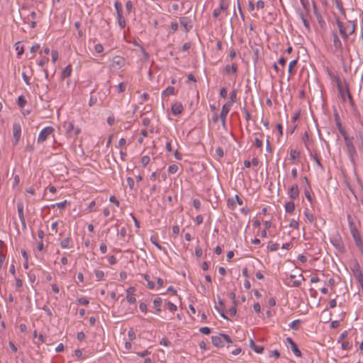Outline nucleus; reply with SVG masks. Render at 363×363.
I'll list each match as a JSON object with an SVG mask.
<instances>
[{
  "label": "nucleus",
  "mask_w": 363,
  "mask_h": 363,
  "mask_svg": "<svg viewBox=\"0 0 363 363\" xmlns=\"http://www.w3.org/2000/svg\"><path fill=\"white\" fill-rule=\"evenodd\" d=\"M49 61V59L48 57H43L39 62H38V65L40 66V67H43Z\"/></svg>",
  "instance_id": "e2e57ef3"
},
{
  "label": "nucleus",
  "mask_w": 363,
  "mask_h": 363,
  "mask_svg": "<svg viewBox=\"0 0 363 363\" xmlns=\"http://www.w3.org/2000/svg\"><path fill=\"white\" fill-rule=\"evenodd\" d=\"M311 185L308 184V186H306L304 189V194H305V196L307 199V200L311 203L312 197H311Z\"/></svg>",
  "instance_id": "7c9ffc66"
},
{
  "label": "nucleus",
  "mask_w": 363,
  "mask_h": 363,
  "mask_svg": "<svg viewBox=\"0 0 363 363\" xmlns=\"http://www.w3.org/2000/svg\"><path fill=\"white\" fill-rule=\"evenodd\" d=\"M95 276L97 279V281H100L103 279L104 276V273L103 271H101V270H96L95 271Z\"/></svg>",
  "instance_id": "49530a36"
},
{
  "label": "nucleus",
  "mask_w": 363,
  "mask_h": 363,
  "mask_svg": "<svg viewBox=\"0 0 363 363\" xmlns=\"http://www.w3.org/2000/svg\"><path fill=\"white\" fill-rule=\"evenodd\" d=\"M225 71L227 73L232 72L233 74H236L238 72V65L236 63H233L232 65H227L225 67Z\"/></svg>",
  "instance_id": "b1692460"
},
{
  "label": "nucleus",
  "mask_w": 363,
  "mask_h": 363,
  "mask_svg": "<svg viewBox=\"0 0 363 363\" xmlns=\"http://www.w3.org/2000/svg\"><path fill=\"white\" fill-rule=\"evenodd\" d=\"M66 131L69 137L76 138L80 133V129L79 128H74L73 123L69 122L66 125Z\"/></svg>",
  "instance_id": "9b49d317"
},
{
  "label": "nucleus",
  "mask_w": 363,
  "mask_h": 363,
  "mask_svg": "<svg viewBox=\"0 0 363 363\" xmlns=\"http://www.w3.org/2000/svg\"><path fill=\"white\" fill-rule=\"evenodd\" d=\"M250 347L252 350L258 354H262L264 351V347L257 345L252 339L250 340Z\"/></svg>",
  "instance_id": "aec40b11"
},
{
  "label": "nucleus",
  "mask_w": 363,
  "mask_h": 363,
  "mask_svg": "<svg viewBox=\"0 0 363 363\" xmlns=\"http://www.w3.org/2000/svg\"><path fill=\"white\" fill-rule=\"evenodd\" d=\"M174 91H175V89L174 87L173 86H168L167 87L162 93V95L163 96H169L170 94H174Z\"/></svg>",
  "instance_id": "c756f323"
},
{
  "label": "nucleus",
  "mask_w": 363,
  "mask_h": 363,
  "mask_svg": "<svg viewBox=\"0 0 363 363\" xmlns=\"http://www.w3.org/2000/svg\"><path fill=\"white\" fill-rule=\"evenodd\" d=\"M71 238L70 236H68L66 238H65L64 240H62L61 242H60V246L62 248H68L69 247V244L71 242Z\"/></svg>",
  "instance_id": "c85d7f7f"
},
{
  "label": "nucleus",
  "mask_w": 363,
  "mask_h": 363,
  "mask_svg": "<svg viewBox=\"0 0 363 363\" xmlns=\"http://www.w3.org/2000/svg\"><path fill=\"white\" fill-rule=\"evenodd\" d=\"M23 203L22 201H18L17 202V210H18V215L20 220H23L25 218L24 214H23Z\"/></svg>",
  "instance_id": "412c9836"
},
{
  "label": "nucleus",
  "mask_w": 363,
  "mask_h": 363,
  "mask_svg": "<svg viewBox=\"0 0 363 363\" xmlns=\"http://www.w3.org/2000/svg\"><path fill=\"white\" fill-rule=\"evenodd\" d=\"M40 44L35 43L31 46L30 52L34 54V53L37 52L40 50Z\"/></svg>",
  "instance_id": "3c124183"
},
{
  "label": "nucleus",
  "mask_w": 363,
  "mask_h": 363,
  "mask_svg": "<svg viewBox=\"0 0 363 363\" xmlns=\"http://www.w3.org/2000/svg\"><path fill=\"white\" fill-rule=\"evenodd\" d=\"M166 308L169 310L171 312H174L177 310V307L175 304H174L173 303L170 302V301H168L167 303H166Z\"/></svg>",
  "instance_id": "4c0bfd02"
},
{
  "label": "nucleus",
  "mask_w": 363,
  "mask_h": 363,
  "mask_svg": "<svg viewBox=\"0 0 363 363\" xmlns=\"http://www.w3.org/2000/svg\"><path fill=\"white\" fill-rule=\"evenodd\" d=\"M199 332L204 335H208L211 333V329L208 327H201L199 328Z\"/></svg>",
  "instance_id": "864d4df0"
},
{
  "label": "nucleus",
  "mask_w": 363,
  "mask_h": 363,
  "mask_svg": "<svg viewBox=\"0 0 363 363\" xmlns=\"http://www.w3.org/2000/svg\"><path fill=\"white\" fill-rule=\"evenodd\" d=\"M336 24L339 28L340 34L342 36L344 42H347L349 39V35L351 34H349L346 32L344 27V23L340 21L339 19H336Z\"/></svg>",
  "instance_id": "4468645a"
},
{
  "label": "nucleus",
  "mask_w": 363,
  "mask_h": 363,
  "mask_svg": "<svg viewBox=\"0 0 363 363\" xmlns=\"http://www.w3.org/2000/svg\"><path fill=\"white\" fill-rule=\"evenodd\" d=\"M279 247V245L278 243H272L269 248L271 251H277Z\"/></svg>",
  "instance_id": "774afa93"
},
{
  "label": "nucleus",
  "mask_w": 363,
  "mask_h": 363,
  "mask_svg": "<svg viewBox=\"0 0 363 363\" xmlns=\"http://www.w3.org/2000/svg\"><path fill=\"white\" fill-rule=\"evenodd\" d=\"M160 345H164L165 347H169L171 345L170 341H169L167 338L164 337L161 340Z\"/></svg>",
  "instance_id": "052dcab7"
},
{
  "label": "nucleus",
  "mask_w": 363,
  "mask_h": 363,
  "mask_svg": "<svg viewBox=\"0 0 363 363\" xmlns=\"http://www.w3.org/2000/svg\"><path fill=\"white\" fill-rule=\"evenodd\" d=\"M212 344L218 348L223 347L225 343L233 344V340L227 334L219 333L217 335L211 336ZM230 345H228V347Z\"/></svg>",
  "instance_id": "f03ea898"
},
{
  "label": "nucleus",
  "mask_w": 363,
  "mask_h": 363,
  "mask_svg": "<svg viewBox=\"0 0 363 363\" xmlns=\"http://www.w3.org/2000/svg\"><path fill=\"white\" fill-rule=\"evenodd\" d=\"M230 104H225L221 109V112L220 113V120L222 123V126L223 128H226V118L230 110Z\"/></svg>",
  "instance_id": "0eeeda50"
},
{
  "label": "nucleus",
  "mask_w": 363,
  "mask_h": 363,
  "mask_svg": "<svg viewBox=\"0 0 363 363\" xmlns=\"http://www.w3.org/2000/svg\"><path fill=\"white\" fill-rule=\"evenodd\" d=\"M74 354L77 357V359H84L82 351L79 349H77L74 351Z\"/></svg>",
  "instance_id": "13d9d810"
},
{
  "label": "nucleus",
  "mask_w": 363,
  "mask_h": 363,
  "mask_svg": "<svg viewBox=\"0 0 363 363\" xmlns=\"http://www.w3.org/2000/svg\"><path fill=\"white\" fill-rule=\"evenodd\" d=\"M300 17H301V19L304 26L306 27V28L308 30H310V23H309L308 20L304 16V14L303 12L300 13Z\"/></svg>",
  "instance_id": "473e14b6"
},
{
  "label": "nucleus",
  "mask_w": 363,
  "mask_h": 363,
  "mask_svg": "<svg viewBox=\"0 0 363 363\" xmlns=\"http://www.w3.org/2000/svg\"><path fill=\"white\" fill-rule=\"evenodd\" d=\"M127 183H128V185L130 189H131V190L134 189L135 183H134V180L133 178L128 177Z\"/></svg>",
  "instance_id": "5fc2aeb1"
},
{
  "label": "nucleus",
  "mask_w": 363,
  "mask_h": 363,
  "mask_svg": "<svg viewBox=\"0 0 363 363\" xmlns=\"http://www.w3.org/2000/svg\"><path fill=\"white\" fill-rule=\"evenodd\" d=\"M332 35L333 38V42L334 47L335 48L337 51L342 52L343 50V46L337 33L335 31H333Z\"/></svg>",
  "instance_id": "2eb2a0df"
},
{
  "label": "nucleus",
  "mask_w": 363,
  "mask_h": 363,
  "mask_svg": "<svg viewBox=\"0 0 363 363\" xmlns=\"http://www.w3.org/2000/svg\"><path fill=\"white\" fill-rule=\"evenodd\" d=\"M114 7L116 11L117 20L121 29L125 27V19L123 16V6L119 1H116Z\"/></svg>",
  "instance_id": "20e7f679"
},
{
  "label": "nucleus",
  "mask_w": 363,
  "mask_h": 363,
  "mask_svg": "<svg viewBox=\"0 0 363 363\" xmlns=\"http://www.w3.org/2000/svg\"><path fill=\"white\" fill-rule=\"evenodd\" d=\"M298 226H299V223L297 220H296L295 219H292L289 223V227L290 228H294V229H298Z\"/></svg>",
  "instance_id": "09e8293b"
},
{
  "label": "nucleus",
  "mask_w": 363,
  "mask_h": 363,
  "mask_svg": "<svg viewBox=\"0 0 363 363\" xmlns=\"http://www.w3.org/2000/svg\"><path fill=\"white\" fill-rule=\"evenodd\" d=\"M245 113L246 121H249L251 119V116L245 106L242 108Z\"/></svg>",
  "instance_id": "6e6d98bb"
},
{
  "label": "nucleus",
  "mask_w": 363,
  "mask_h": 363,
  "mask_svg": "<svg viewBox=\"0 0 363 363\" xmlns=\"http://www.w3.org/2000/svg\"><path fill=\"white\" fill-rule=\"evenodd\" d=\"M301 322L300 320L297 319V320H293L290 324H289V327L290 328L293 329V330H298L299 328L298 326L297 325L298 323H299Z\"/></svg>",
  "instance_id": "ea45409f"
},
{
  "label": "nucleus",
  "mask_w": 363,
  "mask_h": 363,
  "mask_svg": "<svg viewBox=\"0 0 363 363\" xmlns=\"http://www.w3.org/2000/svg\"><path fill=\"white\" fill-rule=\"evenodd\" d=\"M54 131V128L52 126H47L44 128L39 133L38 137V143H42L45 142L48 137L52 134Z\"/></svg>",
  "instance_id": "423d86ee"
},
{
  "label": "nucleus",
  "mask_w": 363,
  "mask_h": 363,
  "mask_svg": "<svg viewBox=\"0 0 363 363\" xmlns=\"http://www.w3.org/2000/svg\"><path fill=\"white\" fill-rule=\"evenodd\" d=\"M216 155L218 156V158H221L223 157L224 155V152H223V150L221 147H218L216 149Z\"/></svg>",
  "instance_id": "a18cd8bd"
},
{
  "label": "nucleus",
  "mask_w": 363,
  "mask_h": 363,
  "mask_svg": "<svg viewBox=\"0 0 363 363\" xmlns=\"http://www.w3.org/2000/svg\"><path fill=\"white\" fill-rule=\"evenodd\" d=\"M13 135L15 139V141L13 143L14 145H16L21 138V127L19 123H15L13 125Z\"/></svg>",
  "instance_id": "ddd939ff"
},
{
  "label": "nucleus",
  "mask_w": 363,
  "mask_h": 363,
  "mask_svg": "<svg viewBox=\"0 0 363 363\" xmlns=\"http://www.w3.org/2000/svg\"><path fill=\"white\" fill-rule=\"evenodd\" d=\"M162 303V299L160 297H157L153 301V304L155 308L156 313H159L161 311L160 306Z\"/></svg>",
  "instance_id": "5701e85b"
},
{
  "label": "nucleus",
  "mask_w": 363,
  "mask_h": 363,
  "mask_svg": "<svg viewBox=\"0 0 363 363\" xmlns=\"http://www.w3.org/2000/svg\"><path fill=\"white\" fill-rule=\"evenodd\" d=\"M345 30L349 34H353L356 30V23L354 21H349L347 24L344 23Z\"/></svg>",
  "instance_id": "a211bd4d"
},
{
  "label": "nucleus",
  "mask_w": 363,
  "mask_h": 363,
  "mask_svg": "<svg viewBox=\"0 0 363 363\" xmlns=\"http://www.w3.org/2000/svg\"><path fill=\"white\" fill-rule=\"evenodd\" d=\"M151 242L160 250L165 251L164 248L162 247V245L159 243L158 239L157 237L152 235L150 237Z\"/></svg>",
  "instance_id": "393cba45"
},
{
  "label": "nucleus",
  "mask_w": 363,
  "mask_h": 363,
  "mask_svg": "<svg viewBox=\"0 0 363 363\" xmlns=\"http://www.w3.org/2000/svg\"><path fill=\"white\" fill-rule=\"evenodd\" d=\"M299 156H300V152L299 151H298L296 150H294V149H291L290 150V159L291 160H296Z\"/></svg>",
  "instance_id": "f704fd0d"
},
{
  "label": "nucleus",
  "mask_w": 363,
  "mask_h": 363,
  "mask_svg": "<svg viewBox=\"0 0 363 363\" xmlns=\"http://www.w3.org/2000/svg\"><path fill=\"white\" fill-rule=\"evenodd\" d=\"M303 143L305 144V146L308 150L309 149L308 145H309V143H310V138H309V135H308V133L307 131H306L304 133V135H303Z\"/></svg>",
  "instance_id": "58836bf2"
},
{
  "label": "nucleus",
  "mask_w": 363,
  "mask_h": 363,
  "mask_svg": "<svg viewBox=\"0 0 363 363\" xmlns=\"http://www.w3.org/2000/svg\"><path fill=\"white\" fill-rule=\"evenodd\" d=\"M297 62L298 60H291L289 64V67H288V72L291 74L292 73V69H293V67L294 66L296 65L297 64Z\"/></svg>",
  "instance_id": "a19ab883"
},
{
  "label": "nucleus",
  "mask_w": 363,
  "mask_h": 363,
  "mask_svg": "<svg viewBox=\"0 0 363 363\" xmlns=\"http://www.w3.org/2000/svg\"><path fill=\"white\" fill-rule=\"evenodd\" d=\"M254 145L257 147V148H262V141L260 138H255V142H254Z\"/></svg>",
  "instance_id": "de8ad7c7"
},
{
  "label": "nucleus",
  "mask_w": 363,
  "mask_h": 363,
  "mask_svg": "<svg viewBox=\"0 0 363 363\" xmlns=\"http://www.w3.org/2000/svg\"><path fill=\"white\" fill-rule=\"evenodd\" d=\"M304 216L306 217L308 220L311 223L313 222L315 220V216L311 213L308 209H306L304 211Z\"/></svg>",
  "instance_id": "c9c22d12"
},
{
  "label": "nucleus",
  "mask_w": 363,
  "mask_h": 363,
  "mask_svg": "<svg viewBox=\"0 0 363 363\" xmlns=\"http://www.w3.org/2000/svg\"><path fill=\"white\" fill-rule=\"evenodd\" d=\"M178 171V166L177 164H171L168 167V172L170 174H175Z\"/></svg>",
  "instance_id": "37998d69"
},
{
  "label": "nucleus",
  "mask_w": 363,
  "mask_h": 363,
  "mask_svg": "<svg viewBox=\"0 0 363 363\" xmlns=\"http://www.w3.org/2000/svg\"><path fill=\"white\" fill-rule=\"evenodd\" d=\"M52 61L53 63H55L58 60V52L57 50H52L51 52Z\"/></svg>",
  "instance_id": "8fccbe9b"
},
{
  "label": "nucleus",
  "mask_w": 363,
  "mask_h": 363,
  "mask_svg": "<svg viewBox=\"0 0 363 363\" xmlns=\"http://www.w3.org/2000/svg\"><path fill=\"white\" fill-rule=\"evenodd\" d=\"M72 65H68L67 67H65V68L62 72V74H61L62 78L65 79V78L69 77L72 74Z\"/></svg>",
  "instance_id": "4be33fe9"
},
{
  "label": "nucleus",
  "mask_w": 363,
  "mask_h": 363,
  "mask_svg": "<svg viewBox=\"0 0 363 363\" xmlns=\"http://www.w3.org/2000/svg\"><path fill=\"white\" fill-rule=\"evenodd\" d=\"M184 108L181 102H176L172 106V111L174 115L181 114Z\"/></svg>",
  "instance_id": "6ab92c4d"
},
{
  "label": "nucleus",
  "mask_w": 363,
  "mask_h": 363,
  "mask_svg": "<svg viewBox=\"0 0 363 363\" xmlns=\"http://www.w3.org/2000/svg\"><path fill=\"white\" fill-rule=\"evenodd\" d=\"M67 203V201L65 200V201H64L62 202H60V203H56L52 204L51 207L52 208H54L55 207L57 206V207H58L60 209H64L66 207Z\"/></svg>",
  "instance_id": "e433bc0d"
},
{
  "label": "nucleus",
  "mask_w": 363,
  "mask_h": 363,
  "mask_svg": "<svg viewBox=\"0 0 363 363\" xmlns=\"http://www.w3.org/2000/svg\"><path fill=\"white\" fill-rule=\"evenodd\" d=\"M229 313L230 314V315L232 316H235L237 313V310H236V305H234L233 306H231L230 308H229Z\"/></svg>",
  "instance_id": "680f3d73"
},
{
  "label": "nucleus",
  "mask_w": 363,
  "mask_h": 363,
  "mask_svg": "<svg viewBox=\"0 0 363 363\" xmlns=\"http://www.w3.org/2000/svg\"><path fill=\"white\" fill-rule=\"evenodd\" d=\"M27 104V101L23 96L18 97L17 104L20 108H23Z\"/></svg>",
  "instance_id": "72a5a7b5"
},
{
  "label": "nucleus",
  "mask_w": 363,
  "mask_h": 363,
  "mask_svg": "<svg viewBox=\"0 0 363 363\" xmlns=\"http://www.w3.org/2000/svg\"><path fill=\"white\" fill-rule=\"evenodd\" d=\"M328 74H329L330 79L333 82H335L339 94H340L341 99H342V101H345L344 86H343L344 84H342V82H341V80L338 76L335 75L334 74H333L330 72H328Z\"/></svg>",
  "instance_id": "39448f33"
},
{
  "label": "nucleus",
  "mask_w": 363,
  "mask_h": 363,
  "mask_svg": "<svg viewBox=\"0 0 363 363\" xmlns=\"http://www.w3.org/2000/svg\"><path fill=\"white\" fill-rule=\"evenodd\" d=\"M287 194L291 199L294 200L298 199L299 196L298 186L296 184L292 185L291 187L288 189Z\"/></svg>",
  "instance_id": "f3484780"
},
{
  "label": "nucleus",
  "mask_w": 363,
  "mask_h": 363,
  "mask_svg": "<svg viewBox=\"0 0 363 363\" xmlns=\"http://www.w3.org/2000/svg\"><path fill=\"white\" fill-rule=\"evenodd\" d=\"M353 275L357 279L358 282H363V273L360 269L359 263L355 261L351 267Z\"/></svg>",
  "instance_id": "6e6552de"
},
{
  "label": "nucleus",
  "mask_w": 363,
  "mask_h": 363,
  "mask_svg": "<svg viewBox=\"0 0 363 363\" xmlns=\"http://www.w3.org/2000/svg\"><path fill=\"white\" fill-rule=\"evenodd\" d=\"M150 157L145 155L141 158V164L143 167H146L147 164L150 162Z\"/></svg>",
  "instance_id": "c03bdc74"
},
{
  "label": "nucleus",
  "mask_w": 363,
  "mask_h": 363,
  "mask_svg": "<svg viewBox=\"0 0 363 363\" xmlns=\"http://www.w3.org/2000/svg\"><path fill=\"white\" fill-rule=\"evenodd\" d=\"M335 125L340 133V135L345 138L346 136H348V134L347 133L345 129L343 128L342 125V123H341V121H338V122H335Z\"/></svg>",
  "instance_id": "a878e982"
},
{
  "label": "nucleus",
  "mask_w": 363,
  "mask_h": 363,
  "mask_svg": "<svg viewBox=\"0 0 363 363\" xmlns=\"http://www.w3.org/2000/svg\"><path fill=\"white\" fill-rule=\"evenodd\" d=\"M77 301L79 304L81 305H84V306H87L89 303V300L87 299V298L84 297V296H82V297H80L77 299Z\"/></svg>",
  "instance_id": "79ce46f5"
},
{
  "label": "nucleus",
  "mask_w": 363,
  "mask_h": 363,
  "mask_svg": "<svg viewBox=\"0 0 363 363\" xmlns=\"http://www.w3.org/2000/svg\"><path fill=\"white\" fill-rule=\"evenodd\" d=\"M286 342H288L290 346H291V349L293 352V353L296 356V357H301L302 354L300 351V350L298 349L297 345L296 344V342L292 340L291 337H286Z\"/></svg>",
  "instance_id": "dca6fc26"
},
{
  "label": "nucleus",
  "mask_w": 363,
  "mask_h": 363,
  "mask_svg": "<svg viewBox=\"0 0 363 363\" xmlns=\"http://www.w3.org/2000/svg\"><path fill=\"white\" fill-rule=\"evenodd\" d=\"M23 286V281L21 279L18 278L16 279V287L17 290H20V289Z\"/></svg>",
  "instance_id": "69168bd1"
},
{
  "label": "nucleus",
  "mask_w": 363,
  "mask_h": 363,
  "mask_svg": "<svg viewBox=\"0 0 363 363\" xmlns=\"http://www.w3.org/2000/svg\"><path fill=\"white\" fill-rule=\"evenodd\" d=\"M179 22L186 33L189 32L193 27L192 21L189 17H180Z\"/></svg>",
  "instance_id": "f8f14e48"
},
{
  "label": "nucleus",
  "mask_w": 363,
  "mask_h": 363,
  "mask_svg": "<svg viewBox=\"0 0 363 363\" xmlns=\"http://www.w3.org/2000/svg\"><path fill=\"white\" fill-rule=\"evenodd\" d=\"M94 50L97 53H101L104 50V47L100 43L96 44L94 46Z\"/></svg>",
  "instance_id": "603ef678"
},
{
  "label": "nucleus",
  "mask_w": 363,
  "mask_h": 363,
  "mask_svg": "<svg viewBox=\"0 0 363 363\" xmlns=\"http://www.w3.org/2000/svg\"><path fill=\"white\" fill-rule=\"evenodd\" d=\"M345 140V145L346 147V152L350 162L353 166L356 164V157H357V151L354 144V137L346 136L343 138Z\"/></svg>",
  "instance_id": "f257e3e1"
},
{
  "label": "nucleus",
  "mask_w": 363,
  "mask_h": 363,
  "mask_svg": "<svg viewBox=\"0 0 363 363\" xmlns=\"http://www.w3.org/2000/svg\"><path fill=\"white\" fill-rule=\"evenodd\" d=\"M284 207L286 213H292L295 210V204L293 201L286 202Z\"/></svg>",
  "instance_id": "bb28decb"
},
{
  "label": "nucleus",
  "mask_w": 363,
  "mask_h": 363,
  "mask_svg": "<svg viewBox=\"0 0 363 363\" xmlns=\"http://www.w3.org/2000/svg\"><path fill=\"white\" fill-rule=\"evenodd\" d=\"M344 95H345V100L346 99V96L347 97L350 106L352 107L354 111H357V107L353 100V98L350 92L348 84L346 82H344Z\"/></svg>",
  "instance_id": "1a4fd4ad"
},
{
  "label": "nucleus",
  "mask_w": 363,
  "mask_h": 363,
  "mask_svg": "<svg viewBox=\"0 0 363 363\" xmlns=\"http://www.w3.org/2000/svg\"><path fill=\"white\" fill-rule=\"evenodd\" d=\"M227 94H228L227 89L225 87L221 88L220 90V96L222 98L225 99L227 97Z\"/></svg>",
  "instance_id": "bf43d9fd"
},
{
  "label": "nucleus",
  "mask_w": 363,
  "mask_h": 363,
  "mask_svg": "<svg viewBox=\"0 0 363 363\" xmlns=\"http://www.w3.org/2000/svg\"><path fill=\"white\" fill-rule=\"evenodd\" d=\"M195 255L197 257H201L202 255V249L200 247V246H197L195 248Z\"/></svg>",
  "instance_id": "338daca9"
},
{
  "label": "nucleus",
  "mask_w": 363,
  "mask_h": 363,
  "mask_svg": "<svg viewBox=\"0 0 363 363\" xmlns=\"http://www.w3.org/2000/svg\"><path fill=\"white\" fill-rule=\"evenodd\" d=\"M333 1L335 3L336 8L340 11V12L345 16V11L343 8L342 3L339 0H333Z\"/></svg>",
  "instance_id": "2f4dec72"
},
{
  "label": "nucleus",
  "mask_w": 363,
  "mask_h": 363,
  "mask_svg": "<svg viewBox=\"0 0 363 363\" xmlns=\"http://www.w3.org/2000/svg\"><path fill=\"white\" fill-rule=\"evenodd\" d=\"M125 89H126V84L123 82L120 83L118 86V91L119 93H122V92L125 91Z\"/></svg>",
  "instance_id": "4d7b16f0"
},
{
  "label": "nucleus",
  "mask_w": 363,
  "mask_h": 363,
  "mask_svg": "<svg viewBox=\"0 0 363 363\" xmlns=\"http://www.w3.org/2000/svg\"><path fill=\"white\" fill-rule=\"evenodd\" d=\"M237 91L233 89L230 94V100L227 101L225 104H230V108L233 106V103L236 100Z\"/></svg>",
  "instance_id": "cd10ccee"
},
{
  "label": "nucleus",
  "mask_w": 363,
  "mask_h": 363,
  "mask_svg": "<svg viewBox=\"0 0 363 363\" xmlns=\"http://www.w3.org/2000/svg\"><path fill=\"white\" fill-rule=\"evenodd\" d=\"M349 225L351 235L354 239L356 246L359 249L362 253H363V243L360 233H359L356 225L353 223L352 221H349Z\"/></svg>",
  "instance_id": "7ed1b4c3"
},
{
  "label": "nucleus",
  "mask_w": 363,
  "mask_h": 363,
  "mask_svg": "<svg viewBox=\"0 0 363 363\" xmlns=\"http://www.w3.org/2000/svg\"><path fill=\"white\" fill-rule=\"evenodd\" d=\"M330 242L339 252H343L345 251L343 242L342 240V238L339 235L335 236L333 238H331Z\"/></svg>",
  "instance_id": "9d476101"
},
{
  "label": "nucleus",
  "mask_w": 363,
  "mask_h": 363,
  "mask_svg": "<svg viewBox=\"0 0 363 363\" xmlns=\"http://www.w3.org/2000/svg\"><path fill=\"white\" fill-rule=\"evenodd\" d=\"M172 33L176 32L179 28V24L177 22H172L170 26Z\"/></svg>",
  "instance_id": "0e129e2a"
}]
</instances>
